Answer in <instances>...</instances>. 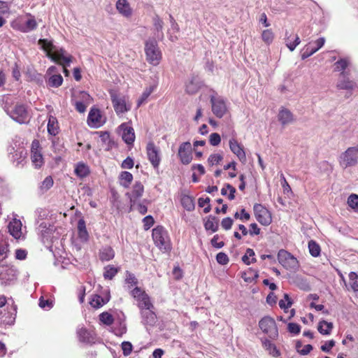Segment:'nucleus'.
<instances>
[{
  "label": "nucleus",
  "mask_w": 358,
  "mask_h": 358,
  "mask_svg": "<svg viewBox=\"0 0 358 358\" xmlns=\"http://www.w3.org/2000/svg\"><path fill=\"white\" fill-rule=\"evenodd\" d=\"M259 327L261 330L271 339H275L278 336V330L274 319L269 316L264 317L259 322Z\"/></svg>",
  "instance_id": "39448f33"
},
{
  "label": "nucleus",
  "mask_w": 358,
  "mask_h": 358,
  "mask_svg": "<svg viewBox=\"0 0 358 358\" xmlns=\"http://www.w3.org/2000/svg\"><path fill=\"white\" fill-rule=\"evenodd\" d=\"M229 143L231 151L237 156L240 161H245L246 155L243 146L235 138L230 139Z\"/></svg>",
  "instance_id": "412c9836"
},
{
  "label": "nucleus",
  "mask_w": 358,
  "mask_h": 358,
  "mask_svg": "<svg viewBox=\"0 0 358 358\" xmlns=\"http://www.w3.org/2000/svg\"><path fill=\"white\" fill-rule=\"evenodd\" d=\"M110 97L114 110L117 115H120L130 110L131 106L127 104L124 96H120L116 93L113 92L110 93Z\"/></svg>",
  "instance_id": "f8f14e48"
},
{
  "label": "nucleus",
  "mask_w": 358,
  "mask_h": 358,
  "mask_svg": "<svg viewBox=\"0 0 358 358\" xmlns=\"http://www.w3.org/2000/svg\"><path fill=\"white\" fill-rule=\"evenodd\" d=\"M209 141L213 146H217L220 143V136L217 133H213L210 135Z\"/></svg>",
  "instance_id": "338daca9"
},
{
  "label": "nucleus",
  "mask_w": 358,
  "mask_h": 358,
  "mask_svg": "<svg viewBox=\"0 0 358 358\" xmlns=\"http://www.w3.org/2000/svg\"><path fill=\"white\" fill-rule=\"evenodd\" d=\"M348 76H339V80L336 84V87L338 90H352L356 87V83L350 80Z\"/></svg>",
  "instance_id": "b1692460"
},
{
  "label": "nucleus",
  "mask_w": 358,
  "mask_h": 358,
  "mask_svg": "<svg viewBox=\"0 0 358 358\" xmlns=\"http://www.w3.org/2000/svg\"><path fill=\"white\" fill-rule=\"evenodd\" d=\"M48 132L52 136H55L59 132V126L57 118L53 115H49L48 122Z\"/></svg>",
  "instance_id": "473e14b6"
},
{
  "label": "nucleus",
  "mask_w": 358,
  "mask_h": 358,
  "mask_svg": "<svg viewBox=\"0 0 358 358\" xmlns=\"http://www.w3.org/2000/svg\"><path fill=\"white\" fill-rule=\"evenodd\" d=\"M29 19L26 21L24 25L22 26L19 29L23 33H27L35 30L37 28L38 24L35 20L34 16L30 13L27 14Z\"/></svg>",
  "instance_id": "cd10ccee"
},
{
  "label": "nucleus",
  "mask_w": 358,
  "mask_h": 358,
  "mask_svg": "<svg viewBox=\"0 0 358 358\" xmlns=\"http://www.w3.org/2000/svg\"><path fill=\"white\" fill-rule=\"evenodd\" d=\"M130 294L136 301V305L140 310L154 308L149 295L141 287H135L130 291Z\"/></svg>",
  "instance_id": "7ed1b4c3"
},
{
  "label": "nucleus",
  "mask_w": 358,
  "mask_h": 358,
  "mask_svg": "<svg viewBox=\"0 0 358 358\" xmlns=\"http://www.w3.org/2000/svg\"><path fill=\"white\" fill-rule=\"evenodd\" d=\"M118 269L112 265H108L104 268L103 277L105 279L111 280L117 273Z\"/></svg>",
  "instance_id": "49530a36"
},
{
  "label": "nucleus",
  "mask_w": 358,
  "mask_h": 358,
  "mask_svg": "<svg viewBox=\"0 0 358 358\" xmlns=\"http://www.w3.org/2000/svg\"><path fill=\"white\" fill-rule=\"evenodd\" d=\"M210 103L212 105V111L218 118H222L226 113L227 108L224 99L219 96L211 95Z\"/></svg>",
  "instance_id": "6e6552de"
},
{
  "label": "nucleus",
  "mask_w": 358,
  "mask_h": 358,
  "mask_svg": "<svg viewBox=\"0 0 358 358\" xmlns=\"http://www.w3.org/2000/svg\"><path fill=\"white\" fill-rule=\"evenodd\" d=\"M38 43L41 45V48L46 52V55L52 53L56 48L51 41L46 38L39 39Z\"/></svg>",
  "instance_id": "58836bf2"
},
{
  "label": "nucleus",
  "mask_w": 358,
  "mask_h": 358,
  "mask_svg": "<svg viewBox=\"0 0 358 358\" xmlns=\"http://www.w3.org/2000/svg\"><path fill=\"white\" fill-rule=\"evenodd\" d=\"M287 329H288L289 332H290L291 334H293L294 335L299 334V332L301 331L300 325L296 323H294V322L289 323L287 325Z\"/></svg>",
  "instance_id": "69168bd1"
},
{
  "label": "nucleus",
  "mask_w": 358,
  "mask_h": 358,
  "mask_svg": "<svg viewBox=\"0 0 358 358\" xmlns=\"http://www.w3.org/2000/svg\"><path fill=\"white\" fill-rule=\"evenodd\" d=\"M204 225L206 230H210L214 232L217 231L218 228L217 219L215 217H213L210 215L206 221Z\"/></svg>",
  "instance_id": "79ce46f5"
},
{
  "label": "nucleus",
  "mask_w": 358,
  "mask_h": 358,
  "mask_svg": "<svg viewBox=\"0 0 358 358\" xmlns=\"http://www.w3.org/2000/svg\"><path fill=\"white\" fill-rule=\"evenodd\" d=\"M153 25H154L155 30L159 34L158 36H159V34H160L161 38H163L164 34H163L162 30H163V27H164V22L158 15H155L153 17Z\"/></svg>",
  "instance_id": "09e8293b"
},
{
  "label": "nucleus",
  "mask_w": 358,
  "mask_h": 358,
  "mask_svg": "<svg viewBox=\"0 0 358 358\" xmlns=\"http://www.w3.org/2000/svg\"><path fill=\"white\" fill-rule=\"evenodd\" d=\"M109 300V294H107L104 297L100 296L99 295H94L92 298L90 303L92 307L95 308H99L100 307L103 306L104 304L108 303Z\"/></svg>",
  "instance_id": "c756f323"
},
{
  "label": "nucleus",
  "mask_w": 358,
  "mask_h": 358,
  "mask_svg": "<svg viewBox=\"0 0 358 358\" xmlns=\"http://www.w3.org/2000/svg\"><path fill=\"white\" fill-rule=\"evenodd\" d=\"M10 103L11 101H10L9 97L4 96L2 99L1 105L7 115L19 124L28 123L31 116L27 106L22 103H17L14 106H12Z\"/></svg>",
  "instance_id": "f257e3e1"
},
{
  "label": "nucleus",
  "mask_w": 358,
  "mask_h": 358,
  "mask_svg": "<svg viewBox=\"0 0 358 358\" xmlns=\"http://www.w3.org/2000/svg\"><path fill=\"white\" fill-rule=\"evenodd\" d=\"M201 81L198 76H192L185 84V91L189 94L196 93L201 87Z\"/></svg>",
  "instance_id": "4be33fe9"
},
{
  "label": "nucleus",
  "mask_w": 358,
  "mask_h": 358,
  "mask_svg": "<svg viewBox=\"0 0 358 358\" xmlns=\"http://www.w3.org/2000/svg\"><path fill=\"white\" fill-rule=\"evenodd\" d=\"M228 190L229 191L228 198L229 200H233L235 198L236 189L232 185L226 184L224 187L222 188L221 194L223 196H226Z\"/></svg>",
  "instance_id": "5fc2aeb1"
},
{
  "label": "nucleus",
  "mask_w": 358,
  "mask_h": 358,
  "mask_svg": "<svg viewBox=\"0 0 358 358\" xmlns=\"http://www.w3.org/2000/svg\"><path fill=\"white\" fill-rule=\"evenodd\" d=\"M31 159L33 165L37 169L41 167L43 164V158L40 150V144L37 140L33 141L31 143Z\"/></svg>",
  "instance_id": "dca6fc26"
},
{
  "label": "nucleus",
  "mask_w": 358,
  "mask_h": 358,
  "mask_svg": "<svg viewBox=\"0 0 358 358\" xmlns=\"http://www.w3.org/2000/svg\"><path fill=\"white\" fill-rule=\"evenodd\" d=\"M105 122L99 109L94 107L90 109L87 117V124L90 127L99 128Z\"/></svg>",
  "instance_id": "ddd939ff"
},
{
  "label": "nucleus",
  "mask_w": 358,
  "mask_h": 358,
  "mask_svg": "<svg viewBox=\"0 0 358 358\" xmlns=\"http://www.w3.org/2000/svg\"><path fill=\"white\" fill-rule=\"evenodd\" d=\"M127 331L126 324L123 322H119L113 327V332L117 336H122Z\"/></svg>",
  "instance_id": "864d4df0"
},
{
  "label": "nucleus",
  "mask_w": 358,
  "mask_h": 358,
  "mask_svg": "<svg viewBox=\"0 0 358 358\" xmlns=\"http://www.w3.org/2000/svg\"><path fill=\"white\" fill-rule=\"evenodd\" d=\"M99 320L101 322L106 325H110L113 322V317L111 314L103 312L99 315Z\"/></svg>",
  "instance_id": "bf43d9fd"
},
{
  "label": "nucleus",
  "mask_w": 358,
  "mask_h": 358,
  "mask_svg": "<svg viewBox=\"0 0 358 358\" xmlns=\"http://www.w3.org/2000/svg\"><path fill=\"white\" fill-rule=\"evenodd\" d=\"M38 231L42 238H45L54 231V227L48 222H42L38 225Z\"/></svg>",
  "instance_id": "7c9ffc66"
},
{
  "label": "nucleus",
  "mask_w": 358,
  "mask_h": 358,
  "mask_svg": "<svg viewBox=\"0 0 358 358\" xmlns=\"http://www.w3.org/2000/svg\"><path fill=\"white\" fill-rule=\"evenodd\" d=\"M278 120L283 125L291 123L293 121V115L288 109L282 108L278 113Z\"/></svg>",
  "instance_id": "c85d7f7f"
},
{
  "label": "nucleus",
  "mask_w": 358,
  "mask_h": 358,
  "mask_svg": "<svg viewBox=\"0 0 358 358\" xmlns=\"http://www.w3.org/2000/svg\"><path fill=\"white\" fill-rule=\"evenodd\" d=\"M146 152L148 159L154 169H157L161 162L160 150L152 141L149 142L146 146Z\"/></svg>",
  "instance_id": "9b49d317"
},
{
  "label": "nucleus",
  "mask_w": 358,
  "mask_h": 358,
  "mask_svg": "<svg viewBox=\"0 0 358 358\" xmlns=\"http://www.w3.org/2000/svg\"><path fill=\"white\" fill-rule=\"evenodd\" d=\"M90 168L87 164L83 162H79L76 164L75 173L78 177L81 178H85L90 174Z\"/></svg>",
  "instance_id": "f704fd0d"
},
{
  "label": "nucleus",
  "mask_w": 358,
  "mask_h": 358,
  "mask_svg": "<svg viewBox=\"0 0 358 358\" xmlns=\"http://www.w3.org/2000/svg\"><path fill=\"white\" fill-rule=\"evenodd\" d=\"M17 270L13 266L0 265V281L1 284L10 285L17 277Z\"/></svg>",
  "instance_id": "423d86ee"
},
{
  "label": "nucleus",
  "mask_w": 358,
  "mask_h": 358,
  "mask_svg": "<svg viewBox=\"0 0 358 358\" xmlns=\"http://www.w3.org/2000/svg\"><path fill=\"white\" fill-rule=\"evenodd\" d=\"M132 180L133 176L131 173L128 171H122L120 175V183L122 187L125 188L129 187Z\"/></svg>",
  "instance_id": "4c0bfd02"
},
{
  "label": "nucleus",
  "mask_w": 358,
  "mask_h": 358,
  "mask_svg": "<svg viewBox=\"0 0 358 358\" xmlns=\"http://www.w3.org/2000/svg\"><path fill=\"white\" fill-rule=\"evenodd\" d=\"M278 260H279V262L282 264L284 266H287V262L291 258L293 257V255L287 252L286 250H280L279 252H278Z\"/></svg>",
  "instance_id": "3c124183"
},
{
  "label": "nucleus",
  "mask_w": 358,
  "mask_h": 358,
  "mask_svg": "<svg viewBox=\"0 0 358 358\" xmlns=\"http://www.w3.org/2000/svg\"><path fill=\"white\" fill-rule=\"evenodd\" d=\"M286 46L290 51H294L296 46L301 43V40L297 34H289L287 31L285 32V38Z\"/></svg>",
  "instance_id": "bb28decb"
},
{
  "label": "nucleus",
  "mask_w": 358,
  "mask_h": 358,
  "mask_svg": "<svg viewBox=\"0 0 358 358\" xmlns=\"http://www.w3.org/2000/svg\"><path fill=\"white\" fill-rule=\"evenodd\" d=\"M255 252L251 248H248L245 254L242 257V261L247 265L250 264L252 262H255Z\"/></svg>",
  "instance_id": "603ef678"
},
{
  "label": "nucleus",
  "mask_w": 358,
  "mask_h": 358,
  "mask_svg": "<svg viewBox=\"0 0 358 358\" xmlns=\"http://www.w3.org/2000/svg\"><path fill=\"white\" fill-rule=\"evenodd\" d=\"M178 156L183 164H189L192 160V145L189 142L182 143L178 149Z\"/></svg>",
  "instance_id": "a211bd4d"
},
{
  "label": "nucleus",
  "mask_w": 358,
  "mask_h": 358,
  "mask_svg": "<svg viewBox=\"0 0 358 358\" xmlns=\"http://www.w3.org/2000/svg\"><path fill=\"white\" fill-rule=\"evenodd\" d=\"M338 162L343 169L356 166L358 163V145L350 147L341 153L338 157Z\"/></svg>",
  "instance_id": "f03ea898"
},
{
  "label": "nucleus",
  "mask_w": 358,
  "mask_h": 358,
  "mask_svg": "<svg viewBox=\"0 0 358 358\" xmlns=\"http://www.w3.org/2000/svg\"><path fill=\"white\" fill-rule=\"evenodd\" d=\"M334 328L332 322L326 320H321L318 323L317 330L322 335H329Z\"/></svg>",
  "instance_id": "2f4dec72"
},
{
  "label": "nucleus",
  "mask_w": 358,
  "mask_h": 358,
  "mask_svg": "<svg viewBox=\"0 0 358 358\" xmlns=\"http://www.w3.org/2000/svg\"><path fill=\"white\" fill-rule=\"evenodd\" d=\"M325 38L320 37L315 41H311L306 45L301 51V59H306L318 51L325 43Z\"/></svg>",
  "instance_id": "0eeeda50"
},
{
  "label": "nucleus",
  "mask_w": 358,
  "mask_h": 358,
  "mask_svg": "<svg viewBox=\"0 0 358 358\" xmlns=\"http://www.w3.org/2000/svg\"><path fill=\"white\" fill-rule=\"evenodd\" d=\"M144 191L143 185L141 182H136L133 186V189L131 193H127V196L130 199L131 206L134 207L138 199L143 195Z\"/></svg>",
  "instance_id": "aec40b11"
},
{
  "label": "nucleus",
  "mask_w": 358,
  "mask_h": 358,
  "mask_svg": "<svg viewBox=\"0 0 358 358\" xmlns=\"http://www.w3.org/2000/svg\"><path fill=\"white\" fill-rule=\"evenodd\" d=\"M22 227L21 221L16 218L13 219L8 224V231L17 241L24 239V234L22 231Z\"/></svg>",
  "instance_id": "f3484780"
},
{
  "label": "nucleus",
  "mask_w": 358,
  "mask_h": 358,
  "mask_svg": "<svg viewBox=\"0 0 358 358\" xmlns=\"http://www.w3.org/2000/svg\"><path fill=\"white\" fill-rule=\"evenodd\" d=\"M118 129L124 143L127 145H132L135 141V133L133 127L129 123L124 122L121 124Z\"/></svg>",
  "instance_id": "2eb2a0df"
},
{
  "label": "nucleus",
  "mask_w": 358,
  "mask_h": 358,
  "mask_svg": "<svg viewBox=\"0 0 358 358\" xmlns=\"http://www.w3.org/2000/svg\"><path fill=\"white\" fill-rule=\"evenodd\" d=\"M115 256L112 248H101L99 250V258L101 261H109Z\"/></svg>",
  "instance_id": "c9c22d12"
},
{
  "label": "nucleus",
  "mask_w": 358,
  "mask_h": 358,
  "mask_svg": "<svg viewBox=\"0 0 358 358\" xmlns=\"http://www.w3.org/2000/svg\"><path fill=\"white\" fill-rule=\"evenodd\" d=\"M46 56L52 62H57L61 65L65 63L69 66L72 61V57L71 55H66V51L63 48L57 49L55 48L52 53H48Z\"/></svg>",
  "instance_id": "4468645a"
},
{
  "label": "nucleus",
  "mask_w": 358,
  "mask_h": 358,
  "mask_svg": "<svg viewBox=\"0 0 358 358\" xmlns=\"http://www.w3.org/2000/svg\"><path fill=\"white\" fill-rule=\"evenodd\" d=\"M223 159V157L222 155L216 153L212 154L209 156L208 159V163L210 166H213L219 164Z\"/></svg>",
  "instance_id": "052dcab7"
},
{
  "label": "nucleus",
  "mask_w": 358,
  "mask_h": 358,
  "mask_svg": "<svg viewBox=\"0 0 358 358\" xmlns=\"http://www.w3.org/2000/svg\"><path fill=\"white\" fill-rule=\"evenodd\" d=\"M180 203L182 207L187 211H192L195 208L194 199L189 195H182Z\"/></svg>",
  "instance_id": "72a5a7b5"
},
{
  "label": "nucleus",
  "mask_w": 358,
  "mask_h": 358,
  "mask_svg": "<svg viewBox=\"0 0 358 358\" xmlns=\"http://www.w3.org/2000/svg\"><path fill=\"white\" fill-rule=\"evenodd\" d=\"M63 78L60 74H52L48 78L47 83L51 87H59L62 85Z\"/></svg>",
  "instance_id": "e433bc0d"
},
{
  "label": "nucleus",
  "mask_w": 358,
  "mask_h": 358,
  "mask_svg": "<svg viewBox=\"0 0 358 358\" xmlns=\"http://www.w3.org/2000/svg\"><path fill=\"white\" fill-rule=\"evenodd\" d=\"M216 260L221 265H226L229 263V257L224 252H219L216 256Z\"/></svg>",
  "instance_id": "0e129e2a"
},
{
  "label": "nucleus",
  "mask_w": 358,
  "mask_h": 358,
  "mask_svg": "<svg viewBox=\"0 0 358 358\" xmlns=\"http://www.w3.org/2000/svg\"><path fill=\"white\" fill-rule=\"evenodd\" d=\"M116 8L124 17H129L132 14V9L127 0H118L116 3Z\"/></svg>",
  "instance_id": "a878e982"
},
{
  "label": "nucleus",
  "mask_w": 358,
  "mask_h": 358,
  "mask_svg": "<svg viewBox=\"0 0 358 358\" xmlns=\"http://www.w3.org/2000/svg\"><path fill=\"white\" fill-rule=\"evenodd\" d=\"M15 317L10 312H5L4 314L0 317V327L12 325L14 324Z\"/></svg>",
  "instance_id": "a19ab883"
},
{
  "label": "nucleus",
  "mask_w": 358,
  "mask_h": 358,
  "mask_svg": "<svg viewBox=\"0 0 358 358\" xmlns=\"http://www.w3.org/2000/svg\"><path fill=\"white\" fill-rule=\"evenodd\" d=\"M79 341L85 343H92L94 342L95 337L94 333L89 331L85 328L81 327L77 331Z\"/></svg>",
  "instance_id": "393cba45"
},
{
  "label": "nucleus",
  "mask_w": 358,
  "mask_h": 358,
  "mask_svg": "<svg viewBox=\"0 0 358 358\" xmlns=\"http://www.w3.org/2000/svg\"><path fill=\"white\" fill-rule=\"evenodd\" d=\"M125 282L127 284H128L127 289L131 291L132 289L131 287H133V286L137 287L136 285L138 284V280L133 273H131L129 271H127Z\"/></svg>",
  "instance_id": "8fccbe9b"
},
{
  "label": "nucleus",
  "mask_w": 358,
  "mask_h": 358,
  "mask_svg": "<svg viewBox=\"0 0 358 358\" xmlns=\"http://www.w3.org/2000/svg\"><path fill=\"white\" fill-rule=\"evenodd\" d=\"M155 85H152L148 87H146L143 92L142 93L141 97L138 100V106H140L141 104L144 103L147 101L150 95L155 91Z\"/></svg>",
  "instance_id": "ea45409f"
},
{
  "label": "nucleus",
  "mask_w": 358,
  "mask_h": 358,
  "mask_svg": "<svg viewBox=\"0 0 358 358\" xmlns=\"http://www.w3.org/2000/svg\"><path fill=\"white\" fill-rule=\"evenodd\" d=\"M154 309L155 307L140 310L142 319L141 322L143 325L152 327L157 322V315Z\"/></svg>",
  "instance_id": "6ab92c4d"
},
{
  "label": "nucleus",
  "mask_w": 358,
  "mask_h": 358,
  "mask_svg": "<svg viewBox=\"0 0 358 358\" xmlns=\"http://www.w3.org/2000/svg\"><path fill=\"white\" fill-rule=\"evenodd\" d=\"M257 220L262 224L269 225L272 221L271 214L264 206L256 203L253 207Z\"/></svg>",
  "instance_id": "1a4fd4ad"
},
{
  "label": "nucleus",
  "mask_w": 358,
  "mask_h": 358,
  "mask_svg": "<svg viewBox=\"0 0 358 358\" xmlns=\"http://www.w3.org/2000/svg\"><path fill=\"white\" fill-rule=\"evenodd\" d=\"M50 251L53 254L54 257L59 260V259H65L64 255H66L64 248H49Z\"/></svg>",
  "instance_id": "4d7b16f0"
},
{
  "label": "nucleus",
  "mask_w": 358,
  "mask_h": 358,
  "mask_svg": "<svg viewBox=\"0 0 358 358\" xmlns=\"http://www.w3.org/2000/svg\"><path fill=\"white\" fill-rule=\"evenodd\" d=\"M78 231L79 237L86 240L88 237V233L86 229L85 222L83 219H80L78 222Z\"/></svg>",
  "instance_id": "37998d69"
},
{
  "label": "nucleus",
  "mask_w": 358,
  "mask_h": 358,
  "mask_svg": "<svg viewBox=\"0 0 358 358\" xmlns=\"http://www.w3.org/2000/svg\"><path fill=\"white\" fill-rule=\"evenodd\" d=\"M274 38V35L273 31L271 29L264 30L262 34V38L264 42L266 44H270L272 43Z\"/></svg>",
  "instance_id": "13d9d810"
},
{
  "label": "nucleus",
  "mask_w": 358,
  "mask_h": 358,
  "mask_svg": "<svg viewBox=\"0 0 358 358\" xmlns=\"http://www.w3.org/2000/svg\"><path fill=\"white\" fill-rule=\"evenodd\" d=\"M53 179L51 176H47L39 186V189L42 194L49 190L53 185Z\"/></svg>",
  "instance_id": "c03bdc74"
},
{
  "label": "nucleus",
  "mask_w": 358,
  "mask_h": 358,
  "mask_svg": "<svg viewBox=\"0 0 358 358\" xmlns=\"http://www.w3.org/2000/svg\"><path fill=\"white\" fill-rule=\"evenodd\" d=\"M145 229H149L154 224V219L151 215H148L143 219Z\"/></svg>",
  "instance_id": "774afa93"
},
{
  "label": "nucleus",
  "mask_w": 358,
  "mask_h": 358,
  "mask_svg": "<svg viewBox=\"0 0 358 358\" xmlns=\"http://www.w3.org/2000/svg\"><path fill=\"white\" fill-rule=\"evenodd\" d=\"M152 236L156 246H167L169 243L168 232L162 226L154 228Z\"/></svg>",
  "instance_id": "9d476101"
},
{
  "label": "nucleus",
  "mask_w": 358,
  "mask_h": 358,
  "mask_svg": "<svg viewBox=\"0 0 358 358\" xmlns=\"http://www.w3.org/2000/svg\"><path fill=\"white\" fill-rule=\"evenodd\" d=\"M145 52L146 59L150 64L153 66H157L159 64L162 55L156 41L150 40L145 43Z\"/></svg>",
  "instance_id": "20e7f679"
},
{
  "label": "nucleus",
  "mask_w": 358,
  "mask_h": 358,
  "mask_svg": "<svg viewBox=\"0 0 358 358\" xmlns=\"http://www.w3.org/2000/svg\"><path fill=\"white\" fill-rule=\"evenodd\" d=\"M292 303L287 294H285L284 299H281L279 301V306L280 307V308L284 310L289 308L292 306Z\"/></svg>",
  "instance_id": "680f3d73"
},
{
  "label": "nucleus",
  "mask_w": 358,
  "mask_h": 358,
  "mask_svg": "<svg viewBox=\"0 0 358 358\" xmlns=\"http://www.w3.org/2000/svg\"><path fill=\"white\" fill-rule=\"evenodd\" d=\"M348 204L353 210L358 211V195L350 194L348 198Z\"/></svg>",
  "instance_id": "6e6d98bb"
},
{
  "label": "nucleus",
  "mask_w": 358,
  "mask_h": 358,
  "mask_svg": "<svg viewBox=\"0 0 358 358\" xmlns=\"http://www.w3.org/2000/svg\"><path fill=\"white\" fill-rule=\"evenodd\" d=\"M123 355L124 356H129L132 351V345L130 342L124 341L121 345Z\"/></svg>",
  "instance_id": "e2e57ef3"
},
{
  "label": "nucleus",
  "mask_w": 358,
  "mask_h": 358,
  "mask_svg": "<svg viewBox=\"0 0 358 358\" xmlns=\"http://www.w3.org/2000/svg\"><path fill=\"white\" fill-rule=\"evenodd\" d=\"M259 276L257 271L249 268L248 271L243 272L241 277L244 279L245 282H252V280L257 278Z\"/></svg>",
  "instance_id": "a18cd8bd"
},
{
  "label": "nucleus",
  "mask_w": 358,
  "mask_h": 358,
  "mask_svg": "<svg viewBox=\"0 0 358 358\" xmlns=\"http://www.w3.org/2000/svg\"><path fill=\"white\" fill-rule=\"evenodd\" d=\"M263 346L268 350L270 351V354H271L273 357H278L280 355L279 351L277 350L275 345L272 343L269 340L265 339L263 341Z\"/></svg>",
  "instance_id": "de8ad7c7"
},
{
  "label": "nucleus",
  "mask_w": 358,
  "mask_h": 358,
  "mask_svg": "<svg viewBox=\"0 0 358 358\" xmlns=\"http://www.w3.org/2000/svg\"><path fill=\"white\" fill-rule=\"evenodd\" d=\"M350 64V60L348 57L341 58L334 63V71L340 72L339 76L349 75L348 66Z\"/></svg>",
  "instance_id": "5701e85b"
}]
</instances>
